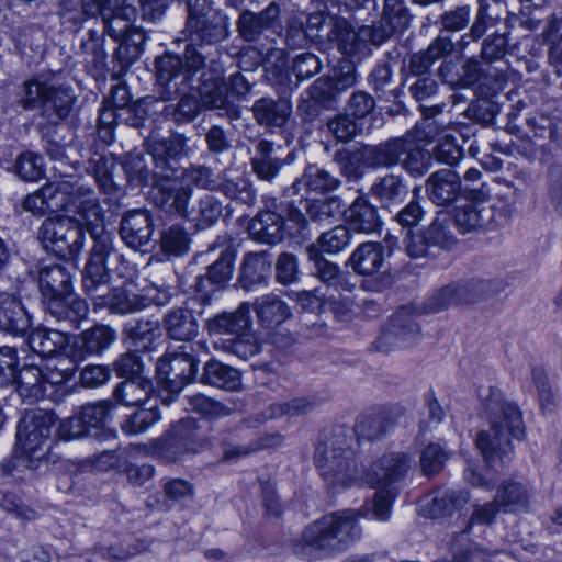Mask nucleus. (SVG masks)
Masks as SVG:
<instances>
[{
  "mask_svg": "<svg viewBox=\"0 0 562 562\" xmlns=\"http://www.w3.org/2000/svg\"><path fill=\"white\" fill-rule=\"evenodd\" d=\"M75 212L76 216L56 214L45 218L38 229V239L57 258L76 261L89 235L92 248L81 271V286L85 294H93L110 280V263H116L120 256L98 199L91 195L79 198L75 202Z\"/></svg>",
  "mask_w": 562,
  "mask_h": 562,
  "instance_id": "1",
  "label": "nucleus"
},
{
  "mask_svg": "<svg viewBox=\"0 0 562 562\" xmlns=\"http://www.w3.org/2000/svg\"><path fill=\"white\" fill-rule=\"evenodd\" d=\"M30 274L36 283L45 313L70 329H78L88 317L89 305L75 292L72 268L40 260Z\"/></svg>",
  "mask_w": 562,
  "mask_h": 562,
  "instance_id": "2",
  "label": "nucleus"
},
{
  "mask_svg": "<svg viewBox=\"0 0 562 562\" xmlns=\"http://www.w3.org/2000/svg\"><path fill=\"white\" fill-rule=\"evenodd\" d=\"M361 509H338L308 522L294 540L295 553L313 559L333 558L346 552L361 539Z\"/></svg>",
  "mask_w": 562,
  "mask_h": 562,
  "instance_id": "3",
  "label": "nucleus"
},
{
  "mask_svg": "<svg viewBox=\"0 0 562 562\" xmlns=\"http://www.w3.org/2000/svg\"><path fill=\"white\" fill-rule=\"evenodd\" d=\"M247 232L251 240L274 246L283 240L300 241L311 236L310 220L294 200H263V207L248 222Z\"/></svg>",
  "mask_w": 562,
  "mask_h": 562,
  "instance_id": "4",
  "label": "nucleus"
},
{
  "mask_svg": "<svg viewBox=\"0 0 562 562\" xmlns=\"http://www.w3.org/2000/svg\"><path fill=\"white\" fill-rule=\"evenodd\" d=\"M425 216L419 201L412 200L396 212L394 221L400 225V235L407 256L412 259L436 258L442 251L451 250L457 238L449 225L436 216L431 223L418 227Z\"/></svg>",
  "mask_w": 562,
  "mask_h": 562,
  "instance_id": "5",
  "label": "nucleus"
},
{
  "mask_svg": "<svg viewBox=\"0 0 562 562\" xmlns=\"http://www.w3.org/2000/svg\"><path fill=\"white\" fill-rule=\"evenodd\" d=\"M225 68L221 63L204 59V65L199 69L196 85L190 86L207 104L209 110H216L220 115L231 120H238L241 115L240 102L246 99L252 89V85L239 71L225 75Z\"/></svg>",
  "mask_w": 562,
  "mask_h": 562,
  "instance_id": "6",
  "label": "nucleus"
},
{
  "mask_svg": "<svg viewBox=\"0 0 562 562\" xmlns=\"http://www.w3.org/2000/svg\"><path fill=\"white\" fill-rule=\"evenodd\" d=\"M487 422L490 430H479L474 445L484 463L492 467L496 461H503L513 449V440L524 441L527 438V428L519 405L504 398L487 409Z\"/></svg>",
  "mask_w": 562,
  "mask_h": 562,
  "instance_id": "7",
  "label": "nucleus"
},
{
  "mask_svg": "<svg viewBox=\"0 0 562 562\" xmlns=\"http://www.w3.org/2000/svg\"><path fill=\"white\" fill-rule=\"evenodd\" d=\"M210 447V439L200 434L199 422L182 417L170 422L162 432L142 446V451L160 465L182 464Z\"/></svg>",
  "mask_w": 562,
  "mask_h": 562,
  "instance_id": "8",
  "label": "nucleus"
},
{
  "mask_svg": "<svg viewBox=\"0 0 562 562\" xmlns=\"http://www.w3.org/2000/svg\"><path fill=\"white\" fill-rule=\"evenodd\" d=\"M416 124L400 136H391L378 144H363L358 149L360 160L368 169H391L401 166L411 177L427 173L425 154L416 143Z\"/></svg>",
  "mask_w": 562,
  "mask_h": 562,
  "instance_id": "9",
  "label": "nucleus"
},
{
  "mask_svg": "<svg viewBox=\"0 0 562 562\" xmlns=\"http://www.w3.org/2000/svg\"><path fill=\"white\" fill-rule=\"evenodd\" d=\"M59 416L54 409L33 408L24 411L16 422L14 443L16 450L38 458L49 471L58 458L54 447L63 441L57 436Z\"/></svg>",
  "mask_w": 562,
  "mask_h": 562,
  "instance_id": "10",
  "label": "nucleus"
},
{
  "mask_svg": "<svg viewBox=\"0 0 562 562\" xmlns=\"http://www.w3.org/2000/svg\"><path fill=\"white\" fill-rule=\"evenodd\" d=\"M199 352L193 344L168 348L158 359L155 368L157 398L169 407L178 401L182 390L198 381L200 369Z\"/></svg>",
  "mask_w": 562,
  "mask_h": 562,
  "instance_id": "11",
  "label": "nucleus"
},
{
  "mask_svg": "<svg viewBox=\"0 0 562 562\" xmlns=\"http://www.w3.org/2000/svg\"><path fill=\"white\" fill-rule=\"evenodd\" d=\"M205 55L193 44H187L182 54L165 50L155 57L154 90L162 101L173 100L180 87L194 81L204 65Z\"/></svg>",
  "mask_w": 562,
  "mask_h": 562,
  "instance_id": "12",
  "label": "nucleus"
},
{
  "mask_svg": "<svg viewBox=\"0 0 562 562\" xmlns=\"http://www.w3.org/2000/svg\"><path fill=\"white\" fill-rule=\"evenodd\" d=\"M114 414L115 403L111 398L85 403L75 407L71 416L60 419L57 436L64 442L78 439L105 442L115 439L116 431L111 427Z\"/></svg>",
  "mask_w": 562,
  "mask_h": 562,
  "instance_id": "13",
  "label": "nucleus"
},
{
  "mask_svg": "<svg viewBox=\"0 0 562 562\" xmlns=\"http://www.w3.org/2000/svg\"><path fill=\"white\" fill-rule=\"evenodd\" d=\"M211 337L226 336L225 348L247 360L260 352V344L252 328L251 303L243 302L234 312H222L205 324Z\"/></svg>",
  "mask_w": 562,
  "mask_h": 562,
  "instance_id": "14",
  "label": "nucleus"
},
{
  "mask_svg": "<svg viewBox=\"0 0 562 562\" xmlns=\"http://www.w3.org/2000/svg\"><path fill=\"white\" fill-rule=\"evenodd\" d=\"M313 461L330 490L351 487L358 482L357 452L346 438H321Z\"/></svg>",
  "mask_w": 562,
  "mask_h": 562,
  "instance_id": "15",
  "label": "nucleus"
},
{
  "mask_svg": "<svg viewBox=\"0 0 562 562\" xmlns=\"http://www.w3.org/2000/svg\"><path fill=\"white\" fill-rule=\"evenodd\" d=\"M137 9L127 0H120L113 5L104 24L106 34L117 44L113 52V61L122 68L131 67L142 55L145 34L134 25Z\"/></svg>",
  "mask_w": 562,
  "mask_h": 562,
  "instance_id": "16",
  "label": "nucleus"
},
{
  "mask_svg": "<svg viewBox=\"0 0 562 562\" xmlns=\"http://www.w3.org/2000/svg\"><path fill=\"white\" fill-rule=\"evenodd\" d=\"M329 34L330 48H336L340 55L356 65L371 55L372 46L379 47L396 36V33L381 20L378 24L361 25L358 29L352 21L341 20Z\"/></svg>",
  "mask_w": 562,
  "mask_h": 562,
  "instance_id": "17",
  "label": "nucleus"
},
{
  "mask_svg": "<svg viewBox=\"0 0 562 562\" xmlns=\"http://www.w3.org/2000/svg\"><path fill=\"white\" fill-rule=\"evenodd\" d=\"M503 290L504 286L497 280L471 278L462 282H450L428 295L422 310L425 314H435L452 305L476 304L499 294Z\"/></svg>",
  "mask_w": 562,
  "mask_h": 562,
  "instance_id": "18",
  "label": "nucleus"
},
{
  "mask_svg": "<svg viewBox=\"0 0 562 562\" xmlns=\"http://www.w3.org/2000/svg\"><path fill=\"white\" fill-rule=\"evenodd\" d=\"M186 31L195 47L216 45L229 36V18L213 0H187Z\"/></svg>",
  "mask_w": 562,
  "mask_h": 562,
  "instance_id": "19",
  "label": "nucleus"
},
{
  "mask_svg": "<svg viewBox=\"0 0 562 562\" xmlns=\"http://www.w3.org/2000/svg\"><path fill=\"white\" fill-rule=\"evenodd\" d=\"M387 254L383 243L363 241L359 244L347 259L345 267L362 277L361 289L367 292L382 293L395 282L389 268L383 269Z\"/></svg>",
  "mask_w": 562,
  "mask_h": 562,
  "instance_id": "20",
  "label": "nucleus"
},
{
  "mask_svg": "<svg viewBox=\"0 0 562 562\" xmlns=\"http://www.w3.org/2000/svg\"><path fill=\"white\" fill-rule=\"evenodd\" d=\"M77 101L74 89L31 78L24 81L18 104L25 111L40 110L41 116L69 117Z\"/></svg>",
  "mask_w": 562,
  "mask_h": 562,
  "instance_id": "21",
  "label": "nucleus"
},
{
  "mask_svg": "<svg viewBox=\"0 0 562 562\" xmlns=\"http://www.w3.org/2000/svg\"><path fill=\"white\" fill-rule=\"evenodd\" d=\"M535 138L548 139L539 145V161L546 168L547 194L553 209L562 215V162L558 161L559 148L554 145L559 135L557 124L550 117L529 121Z\"/></svg>",
  "mask_w": 562,
  "mask_h": 562,
  "instance_id": "22",
  "label": "nucleus"
},
{
  "mask_svg": "<svg viewBox=\"0 0 562 562\" xmlns=\"http://www.w3.org/2000/svg\"><path fill=\"white\" fill-rule=\"evenodd\" d=\"M252 311L268 344L279 349H286L295 344L296 338L288 326L292 311L283 300L274 294L262 295L251 303Z\"/></svg>",
  "mask_w": 562,
  "mask_h": 562,
  "instance_id": "23",
  "label": "nucleus"
},
{
  "mask_svg": "<svg viewBox=\"0 0 562 562\" xmlns=\"http://www.w3.org/2000/svg\"><path fill=\"white\" fill-rule=\"evenodd\" d=\"M183 184L190 188V199L192 198L194 188L205 190H218L231 202L235 204H245L251 206L257 199V190L255 189L251 180L245 175L237 177L225 178L222 182L217 183L213 179V171L205 166H191L189 168H181L178 172Z\"/></svg>",
  "mask_w": 562,
  "mask_h": 562,
  "instance_id": "24",
  "label": "nucleus"
},
{
  "mask_svg": "<svg viewBox=\"0 0 562 562\" xmlns=\"http://www.w3.org/2000/svg\"><path fill=\"white\" fill-rule=\"evenodd\" d=\"M416 143L425 154L427 172L434 162L454 167L464 157L463 145L454 134L436 121L416 123Z\"/></svg>",
  "mask_w": 562,
  "mask_h": 562,
  "instance_id": "25",
  "label": "nucleus"
},
{
  "mask_svg": "<svg viewBox=\"0 0 562 562\" xmlns=\"http://www.w3.org/2000/svg\"><path fill=\"white\" fill-rule=\"evenodd\" d=\"M285 38L289 45H300L307 40H327L330 45L331 18L324 0H312L306 12L292 13L285 19Z\"/></svg>",
  "mask_w": 562,
  "mask_h": 562,
  "instance_id": "26",
  "label": "nucleus"
},
{
  "mask_svg": "<svg viewBox=\"0 0 562 562\" xmlns=\"http://www.w3.org/2000/svg\"><path fill=\"white\" fill-rule=\"evenodd\" d=\"M145 196L153 206L168 214L188 216L190 188L178 172H155Z\"/></svg>",
  "mask_w": 562,
  "mask_h": 562,
  "instance_id": "27",
  "label": "nucleus"
},
{
  "mask_svg": "<svg viewBox=\"0 0 562 562\" xmlns=\"http://www.w3.org/2000/svg\"><path fill=\"white\" fill-rule=\"evenodd\" d=\"M356 81V63L341 55L337 63L330 66L328 72L318 77L307 90L326 110H334L339 103L341 94L353 87Z\"/></svg>",
  "mask_w": 562,
  "mask_h": 562,
  "instance_id": "28",
  "label": "nucleus"
},
{
  "mask_svg": "<svg viewBox=\"0 0 562 562\" xmlns=\"http://www.w3.org/2000/svg\"><path fill=\"white\" fill-rule=\"evenodd\" d=\"M236 259L237 250L234 246L222 248L217 259L206 267V272L196 276L189 300L199 302L201 307L210 305L214 293L232 280Z\"/></svg>",
  "mask_w": 562,
  "mask_h": 562,
  "instance_id": "29",
  "label": "nucleus"
},
{
  "mask_svg": "<svg viewBox=\"0 0 562 562\" xmlns=\"http://www.w3.org/2000/svg\"><path fill=\"white\" fill-rule=\"evenodd\" d=\"M405 408L400 404H381L360 414L353 431L359 443L373 442L385 437L404 415Z\"/></svg>",
  "mask_w": 562,
  "mask_h": 562,
  "instance_id": "30",
  "label": "nucleus"
},
{
  "mask_svg": "<svg viewBox=\"0 0 562 562\" xmlns=\"http://www.w3.org/2000/svg\"><path fill=\"white\" fill-rule=\"evenodd\" d=\"M145 146L155 170L161 173L181 171V161L189 157L188 138L177 132L169 137L149 136Z\"/></svg>",
  "mask_w": 562,
  "mask_h": 562,
  "instance_id": "31",
  "label": "nucleus"
},
{
  "mask_svg": "<svg viewBox=\"0 0 562 562\" xmlns=\"http://www.w3.org/2000/svg\"><path fill=\"white\" fill-rule=\"evenodd\" d=\"M130 100L128 85L120 81L111 86L110 91L104 95L99 109L95 122L98 136L106 144L115 139V130L119 124L124 123V105Z\"/></svg>",
  "mask_w": 562,
  "mask_h": 562,
  "instance_id": "32",
  "label": "nucleus"
},
{
  "mask_svg": "<svg viewBox=\"0 0 562 562\" xmlns=\"http://www.w3.org/2000/svg\"><path fill=\"white\" fill-rule=\"evenodd\" d=\"M110 270V280L104 285L94 290L93 294H86L94 302V307L108 308L113 314L122 315L143 310L146 306L144 297L124 286L127 279H124L122 285L110 286L115 281V277H121L116 269L111 266Z\"/></svg>",
  "mask_w": 562,
  "mask_h": 562,
  "instance_id": "33",
  "label": "nucleus"
},
{
  "mask_svg": "<svg viewBox=\"0 0 562 562\" xmlns=\"http://www.w3.org/2000/svg\"><path fill=\"white\" fill-rule=\"evenodd\" d=\"M451 56H454L453 41L449 36L437 35L426 49L412 54L407 65L405 61L402 64V82L405 83L408 76L416 78L430 76L429 70L435 63L441 59L446 61V59ZM445 69L446 66L445 63H442L439 67V74L446 80Z\"/></svg>",
  "mask_w": 562,
  "mask_h": 562,
  "instance_id": "34",
  "label": "nucleus"
},
{
  "mask_svg": "<svg viewBox=\"0 0 562 562\" xmlns=\"http://www.w3.org/2000/svg\"><path fill=\"white\" fill-rule=\"evenodd\" d=\"M156 229L154 214L147 209H133L126 211L120 222L119 235L123 244L139 251L154 246L153 235Z\"/></svg>",
  "mask_w": 562,
  "mask_h": 562,
  "instance_id": "35",
  "label": "nucleus"
},
{
  "mask_svg": "<svg viewBox=\"0 0 562 562\" xmlns=\"http://www.w3.org/2000/svg\"><path fill=\"white\" fill-rule=\"evenodd\" d=\"M283 16L281 5L272 1L263 10L255 13L244 10L237 20L239 36L246 42H257L265 31H282Z\"/></svg>",
  "mask_w": 562,
  "mask_h": 562,
  "instance_id": "36",
  "label": "nucleus"
},
{
  "mask_svg": "<svg viewBox=\"0 0 562 562\" xmlns=\"http://www.w3.org/2000/svg\"><path fill=\"white\" fill-rule=\"evenodd\" d=\"M462 203L454 205L451 220L454 228L461 235L471 232H484V214L486 209L481 206L485 202V194L481 189L465 188Z\"/></svg>",
  "mask_w": 562,
  "mask_h": 562,
  "instance_id": "37",
  "label": "nucleus"
},
{
  "mask_svg": "<svg viewBox=\"0 0 562 562\" xmlns=\"http://www.w3.org/2000/svg\"><path fill=\"white\" fill-rule=\"evenodd\" d=\"M121 341L127 350L144 355L162 342V328L157 321L131 319L123 325Z\"/></svg>",
  "mask_w": 562,
  "mask_h": 562,
  "instance_id": "38",
  "label": "nucleus"
},
{
  "mask_svg": "<svg viewBox=\"0 0 562 562\" xmlns=\"http://www.w3.org/2000/svg\"><path fill=\"white\" fill-rule=\"evenodd\" d=\"M342 220L349 229L357 234H380L384 225L379 207L367 194H359L348 206L345 205Z\"/></svg>",
  "mask_w": 562,
  "mask_h": 562,
  "instance_id": "39",
  "label": "nucleus"
},
{
  "mask_svg": "<svg viewBox=\"0 0 562 562\" xmlns=\"http://www.w3.org/2000/svg\"><path fill=\"white\" fill-rule=\"evenodd\" d=\"M33 326V315L21 296L0 293V331L13 337H23Z\"/></svg>",
  "mask_w": 562,
  "mask_h": 562,
  "instance_id": "40",
  "label": "nucleus"
},
{
  "mask_svg": "<svg viewBox=\"0 0 562 562\" xmlns=\"http://www.w3.org/2000/svg\"><path fill=\"white\" fill-rule=\"evenodd\" d=\"M26 344L30 350L42 360L50 361L65 350H72V333L50 329L44 326L31 328Z\"/></svg>",
  "mask_w": 562,
  "mask_h": 562,
  "instance_id": "41",
  "label": "nucleus"
},
{
  "mask_svg": "<svg viewBox=\"0 0 562 562\" xmlns=\"http://www.w3.org/2000/svg\"><path fill=\"white\" fill-rule=\"evenodd\" d=\"M254 119L258 125L269 131L284 128L292 119L293 104L288 97L269 95L256 99L251 105Z\"/></svg>",
  "mask_w": 562,
  "mask_h": 562,
  "instance_id": "42",
  "label": "nucleus"
},
{
  "mask_svg": "<svg viewBox=\"0 0 562 562\" xmlns=\"http://www.w3.org/2000/svg\"><path fill=\"white\" fill-rule=\"evenodd\" d=\"M42 117L43 121L37 124L42 146L50 160L63 161L67 157V146L71 142L68 139L71 131L66 123L68 117H58L57 115Z\"/></svg>",
  "mask_w": 562,
  "mask_h": 562,
  "instance_id": "43",
  "label": "nucleus"
},
{
  "mask_svg": "<svg viewBox=\"0 0 562 562\" xmlns=\"http://www.w3.org/2000/svg\"><path fill=\"white\" fill-rule=\"evenodd\" d=\"M465 188L461 177L451 169H440L427 180L426 194L438 206H449L462 201Z\"/></svg>",
  "mask_w": 562,
  "mask_h": 562,
  "instance_id": "44",
  "label": "nucleus"
},
{
  "mask_svg": "<svg viewBox=\"0 0 562 562\" xmlns=\"http://www.w3.org/2000/svg\"><path fill=\"white\" fill-rule=\"evenodd\" d=\"M116 338L117 333L113 327L95 324L79 335L72 334V355L82 360L89 356H101Z\"/></svg>",
  "mask_w": 562,
  "mask_h": 562,
  "instance_id": "45",
  "label": "nucleus"
},
{
  "mask_svg": "<svg viewBox=\"0 0 562 562\" xmlns=\"http://www.w3.org/2000/svg\"><path fill=\"white\" fill-rule=\"evenodd\" d=\"M178 99L175 104L164 106L162 114L166 119L175 122L177 125L192 123L198 116L207 109V104L188 83L179 88V93L173 99Z\"/></svg>",
  "mask_w": 562,
  "mask_h": 562,
  "instance_id": "46",
  "label": "nucleus"
},
{
  "mask_svg": "<svg viewBox=\"0 0 562 562\" xmlns=\"http://www.w3.org/2000/svg\"><path fill=\"white\" fill-rule=\"evenodd\" d=\"M340 181L330 175L324 168L317 165H307L301 178H297L291 186L290 190L294 195L300 194L302 187L305 193L301 194L300 202L308 196H317V194L326 195L336 190Z\"/></svg>",
  "mask_w": 562,
  "mask_h": 562,
  "instance_id": "47",
  "label": "nucleus"
},
{
  "mask_svg": "<svg viewBox=\"0 0 562 562\" xmlns=\"http://www.w3.org/2000/svg\"><path fill=\"white\" fill-rule=\"evenodd\" d=\"M162 328L169 339L190 342L199 334V321L190 307H173L162 318Z\"/></svg>",
  "mask_w": 562,
  "mask_h": 562,
  "instance_id": "48",
  "label": "nucleus"
},
{
  "mask_svg": "<svg viewBox=\"0 0 562 562\" xmlns=\"http://www.w3.org/2000/svg\"><path fill=\"white\" fill-rule=\"evenodd\" d=\"M493 499L503 514H518L528 512L530 506V493L527 485L513 477L503 479L495 485Z\"/></svg>",
  "mask_w": 562,
  "mask_h": 562,
  "instance_id": "49",
  "label": "nucleus"
},
{
  "mask_svg": "<svg viewBox=\"0 0 562 562\" xmlns=\"http://www.w3.org/2000/svg\"><path fill=\"white\" fill-rule=\"evenodd\" d=\"M470 498L467 490L446 488L426 505L425 516L435 521L449 520L468 505Z\"/></svg>",
  "mask_w": 562,
  "mask_h": 562,
  "instance_id": "50",
  "label": "nucleus"
},
{
  "mask_svg": "<svg viewBox=\"0 0 562 562\" xmlns=\"http://www.w3.org/2000/svg\"><path fill=\"white\" fill-rule=\"evenodd\" d=\"M9 387H13L23 402L33 403L46 397V386L43 383V367L27 362L19 367L16 379Z\"/></svg>",
  "mask_w": 562,
  "mask_h": 562,
  "instance_id": "51",
  "label": "nucleus"
},
{
  "mask_svg": "<svg viewBox=\"0 0 562 562\" xmlns=\"http://www.w3.org/2000/svg\"><path fill=\"white\" fill-rule=\"evenodd\" d=\"M119 167L124 175L123 188L131 191L139 190L144 193L148 190L154 173L157 172L148 168L147 161L140 153H126L119 157Z\"/></svg>",
  "mask_w": 562,
  "mask_h": 562,
  "instance_id": "52",
  "label": "nucleus"
},
{
  "mask_svg": "<svg viewBox=\"0 0 562 562\" xmlns=\"http://www.w3.org/2000/svg\"><path fill=\"white\" fill-rule=\"evenodd\" d=\"M370 193L382 209L391 213L393 206H398L406 199L408 186L401 175L390 173L379 177L371 186Z\"/></svg>",
  "mask_w": 562,
  "mask_h": 562,
  "instance_id": "53",
  "label": "nucleus"
},
{
  "mask_svg": "<svg viewBox=\"0 0 562 562\" xmlns=\"http://www.w3.org/2000/svg\"><path fill=\"white\" fill-rule=\"evenodd\" d=\"M198 381L203 385L234 392L241 386V374L239 370L212 358L204 363Z\"/></svg>",
  "mask_w": 562,
  "mask_h": 562,
  "instance_id": "54",
  "label": "nucleus"
},
{
  "mask_svg": "<svg viewBox=\"0 0 562 562\" xmlns=\"http://www.w3.org/2000/svg\"><path fill=\"white\" fill-rule=\"evenodd\" d=\"M159 403L153 402L149 405H135L126 407L130 413L124 414L120 423L122 432L126 436H135L147 431L161 419Z\"/></svg>",
  "mask_w": 562,
  "mask_h": 562,
  "instance_id": "55",
  "label": "nucleus"
},
{
  "mask_svg": "<svg viewBox=\"0 0 562 562\" xmlns=\"http://www.w3.org/2000/svg\"><path fill=\"white\" fill-rule=\"evenodd\" d=\"M133 386L124 389L122 395H117L116 386L114 387L111 401L115 403V412L121 407L149 405L153 404L151 401L161 404L160 400L157 398V383L154 384L151 379L147 376L139 378V380L134 379Z\"/></svg>",
  "mask_w": 562,
  "mask_h": 562,
  "instance_id": "56",
  "label": "nucleus"
},
{
  "mask_svg": "<svg viewBox=\"0 0 562 562\" xmlns=\"http://www.w3.org/2000/svg\"><path fill=\"white\" fill-rule=\"evenodd\" d=\"M470 19L471 7L469 4L458 5L454 9L445 10L435 20L427 15L422 22L420 32L427 33L428 27L435 25L439 31L438 35L449 36L452 40L450 34L464 30L469 25Z\"/></svg>",
  "mask_w": 562,
  "mask_h": 562,
  "instance_id": "57",
  "label": "nucleus"
},
{
  "mask_svg": "<svg viewBox=\"0 0 562 562\" xmlns=\"http://www.w3.org/2000/svg\"><path fill=\"white\" fill-rule=\"evenodd\" d=\"M119 167V156H100L92 165V173L99 191L110 200H120L125 189L114 179L115 168Z\"/></svg>",
  "mask_w": 562,
  "mask_h": 562,
  "instance_id": "58",
  "label": "nucleus"
},
{
  "mask_svg": "<svg viewBox=\"0 0 562 562\" xmlns=\"http://www.w3.org/2000/svg\"><path fill=\"white\" fill-rule=\"evenodd\" d=\"M344 111L367 131H371L380 121L375 99L366 91H353Z\"/></svg>",
  "mask_w": 562,
  "mask_h": 562,
  "instance_id": "59",
  "label": "nucleus"
},
{
  "mask_svg": "<svg viewBox=\"0 0 562 562\" xmlns=\"http://www.w3.org/2000/svg\"><path fill=\"white\" fill-rule=\"evenodd\" d=\"M304 202L306 214L315 223H331L344 218L346 204L337 195L308 196Z\"/></svg>",
  "mask_w": 562,
  "mask_h": 562,
  "instance_id": "60",
  "label": "nucleus"
},
{
  "mask_svg": "<svg viewBox=\"0 0 562 562\" xmlns=\"http://www.w3.org/2000/svg\"><path fill=\"white\" fill-rule=\"evenodd\" d=\"M144 361L143 355L127 350L121 353L113 362L112 373L114 372L117 378L123 379L122 382L116 384L117 395H122L124 389L134 387V379L139 380L144 375Z\"/></svg>",
  "mask_w": 562,
  "mask_h": 562,
  "instance_id": "61",
  "label": "nucleus"
},
{
  "mask_svg": "<svg viewBox=\"0 0 562 562\" xmlns=\"http://www.w3.org/2000/svg\"><path fill=\"white\" fill-rule=\"evenodd\" d=\"M21 467L35 476H46L49 473V470L40 463L38 458L16 450V445L13 443L11 452L0 461V476L15 479L16 474L23 473Z\"/></svg>",
  "mask_w": 562,
  "mask_h": 562,
  "instance_id": "62",
  "label": "nucleus"
},
{
  "mask_svg": "<svg viewBox=\"0 0 562 562\" xmlns=\"http://www.w3.org/2000/svg\"><path fill=\"white\" fill-rule=\"evenodd\" d=\"M497 23L498 18H493L490 14V4L485 0H480L474 21L469 32L453 42L454 56L458 57L461 55L470 43L481 40L486 34L487 30L495 26Z\"/></svg>",
  "mask_w": 562,
  "mask_h": 562,
  "instance_id": "63",
  "label": "nucleus"
},
{
  "mask_svg": "<svg viewBox=\"0 0 562 562\" xmlns=\"http://www.w3.org/2000/svg\"><path fill=\"white\" fill-rule=\"evenodd\" d=\"M191 237L181 224H172L160 232L159 249L167 258L182 257L190 249Z\"/></svg>",
  "mask_w": 562,
  "mask_h": 562,
  "instance_id": "64",
  "label": "nucleus"
}]
</instances>
